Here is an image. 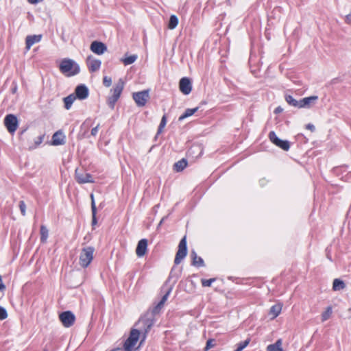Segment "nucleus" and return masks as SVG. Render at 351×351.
<instances>
[{
  "label": "nucleus",
  "mask_w": 351,
  "mask_h": 351,
  "mask_svg": "<svg viewBox=\"0 0 351 351\" xmlns=\"http://www.w3.org/2000/svg\"><path fill=\"white\" fill-rule=\"evenodd\" d=\"M62 73L68 77L78 74L80 71V66L73 60L69 58L63 59L59 66Z\"/></svg>",
  "instance_id": "1"
},
{
  "label": "nucleus",
  "mask_w": 351,
  "mask_h": 351,
  "mask_svg": "<svg viewBox=\"0 0 351 351\" xmlns=\"http://www.w3.org/2000/svg\"><path fill=\"white\" fill-rule=\"evenodd\" d=\"M153 313H154L152 312V313H147L144 315L136 324V326L138 328V330H140V332H143L145 335L151 329L152 326L154 324Z\"/></svg>",
  "instance_id": "2"
},
{
  "label": "nucleus",
  "mask_w": 351,
  "mask_h": 351,
  "mask_svg": "<svg viewBox=\"0 0 351 351\" xmlns=\"http://www.w3.org/2000/svg\"><path fill=\"white\" fill-rule=\"evenodd\" d=\"M95 248L92 246L84 247L80 255V265L83 268H86L93 259Z\"/></svg>",
  "instance_id": "3"
},
{
  "label": "nucleus",
  "mask_w": 351,
  "mask_h": 351,
  "mask_svg": "<svg viewBox=\"0 0 351 351\" xmlns=\"http://www.w3.org/2000/svg\"><path fill=\"white\" fill-rule=\"evenodd\" d=\"M140 330L133 328L131 330L129 337L124 343L123 348L125 351H133L134 346L138 341L140 337Z\"/></svg>",
  "instance_id": "4"
},
{
  "label": "nucleus",
  "mask_w": 351,
  "mask_h": 351,
  "mask_svg": "<svg viewBox=\"0 0 351 351\" xmlns=\"http://www.w3.org/2000/svg\"><path fill=\"white\" fill-rule=\"evenodd\" d=\"M187 254L186 239L184 237L178 245V250L176 254L174 263L178 265L184 258Z\"/></svg>",
  "instance_id": "5"
},
{
  "label": "nucleus",
  "mask_w": 351,
  "mask_h": 351,
  "mask_svg": "<svg viewBox=\"0 0 351 351\" xmlns=\"http://www.w3.org/2000/svg\"><path fill=\"white\" fill-rule=\"evenodd\" d=\"M4 125L10 134L14 133L19 125L17 117L12 114H7L4 118Z\"/></svg>",
  "instance_id": "6"
},
{
  "label": "nucleus",
  "mask_w": 351,
  "mask_h": 351,
  "mask_svg": "<svg viewBox=\"0 0 351 351\" xmlns=\"http://www.w3.org/2000/svg\"><path fill=\"white\" fill-rule=\"evenodd\" d=\"M132 97L138 106H144L149 97V90L134 93Z\"/></svg>",
  "instance_id": "7"
},
{
  "label": "nucleus",
  "mask_w": 351,
  "mask_h": 351,
  "mask_svg": "<svg viewBox=\"0 0 351 351\" xmlns=\"http://www.w3.org/2000/svg\"><path fill=\"white\" fill-rule=\"evenodd\" d=\"M60 320L64 327L69 328L73 325L75 316L71 311H64L60 314Z\"/></svg>",
  "instance_id": "8"
},
{
  "label": "nucleus",
  "mask_w": 351,
  "mask_h": 351,
  "mask_svg": "<svg viewBox=\"0 0 351 351\" xmlns=\"http://www.w3.org/2000/svg\"><path fill=\"white\" fill-rule=\"evenodd\" d=\"M269 140L276 146L279 147L285 151H288L290 147V144L288 141H283L280 139L273 131L269 134Z\"/></svg>",
  "instance_id": "9"
},
{
  "label": "nucleus",
  "mask_w": 351,
  "mask_h": 351,
  "mask_svg": "<svg viewBox=\"0 0 351 351\" xmlns=\"http://www.w3.org/2000/svg\"><path fill=\"white\" fill-rule=\"evenodd\" d=\"M75 178L79 184L94 182L93 176L90 173H85L82 170H79L78 169H75Z\"/></svg>",
  "instance_id": "10"
},
{
  "label": "nucleus",
  "mask_w": 351,
  "mask_h": 351,
  "mask_svg": "<svg viewBox=\"0 0 351 351\" xmlns=\"http://www.w3.org/2000/svg\"><path fill=\"white\" fill-rule=\"evenodd\" d=\"M180 90L184 95H189L192 90V84L189 78L184 77L180 80L179 83Z\"/></svg>",
  "instance_id": "11"
},
{
  "label": "nucleus",
  "mask_w": 351,
  "mask_h": 351,
  "mask_svg": "<svg viewBox=\"0 0 351 351\" xmlns=\"http://www.w3.org/2000/svg\"><path fill=\"white\" fill-rule=\"evenodd\" d=\"M89 91L84 84L78 85L75 90V96L77 99L84 100L88 97Z\"/></svg>",
  "instance_id": "12"
},
{
  "label": "nucleus",
  "mask_w": 351,
  "mask_h": 351,
  "mask_svg": "<svg viewBox=\"0 0 351 351\" xmlns=\"http://www.w3.org/2000/svg\"><path fill=\"white\" fill-rule=\"evenodd\" d=\"M90 48L93 53L97 55H101L107 50L106 45L99 41H93Z\"/></svg>",
  "instance_id": "13"
},
{
  "label": "nucleus",
  "mask_w": 351,
  "mask_h": 351,
  "mask_svg": "<svg viewBox=\"0 0 351 351\" xmlns=\"http://www.w3.org/2000/svg\"><path fill=\"white\" fill-rule=\"evenodd\" d=\"M86 62L88 69L90 72H95L98 71L101 64L99 60L95 59L92 56H88Z\"/></svg>",
  "instance_id": "14"
},
{
  "label": "nucleus",
  "mask_w": 351,
  "mask_h": 351,
  "mask_svg": "<svg viewBox=\"0 0 351 351\" xmlns=\"http://www.w3.org/2000/svg\"><path fill=\"white\" fill-rule=\"evenodd\" d=\"M42 35H29L25 38V49L29 51L32 46L35 43H39L41 40Z\"/></svg>",
  "instance_id": "15"
},
{
  "label": "nucleus",
  "mask_w": 351,
  "mask_h": 351,
  "mask_svg": "<svg viewBox=\"0 0 351 351\" xmlns=\"http://www.w3.org/2000/svg\"><path fill=\"white\" fill-rule=\"evenodd\" d=\"M147 249V241L145 239H143L140 240L137 244V247L136 249V254L138 257L143 256L146 252Z\"/></svg>",
  "instance_id": "16"
},
{
  "label": "nucleus",
  "mask_w": 351,
  "mask_h": 351,
  "mask_svg": "<svg viewBox=\"0 0 351 351\" xmlns=\"http://www.w3.org/2000/svg\"><path fill=\"white\" fill-rule=\"evenodd\" d=\"M318 99V97L315 95L310 96L303 98L300 100V108H310L311 106L315 104Z\"/></svg>",
  "instance_id": "17"
},
{
  "label": "nucleus",
  "mask_w": 351,
  "mask_h": 351,
  "mask_svg": "<svg viewBox=\"0 0 351 351\" xmlns=\"http://www.w3.org/2000/svg\"><path fill=\"white\" fill-rule=\"evenodd\" d=\"M65 143V136L61 131L55 132L52 136V145H60Z\"/></svg>",
  "instance_id": "18"
},
{
  "label": "nucleus",
  "mask_w": 351,
  "mask_h": 351,
  "mask_svg": "<svg viewBox=\"0 0 351 351\" xmlns=\"http://www.w3.org/2000/svg\"><path fill=\"white\" fill-rule=\"evenodd\" d=\"M171 291V287L168 288L167 289L165 294L162 296V298H161L160 301L158 303V304L154 307V308L153 310V313L154 314L158 313L160 311V310L162 308L164 304L167 300Z\"/></svg>",
  "instance_id": "19"
},
{
  "label": "nucleus",
  "mask_w": 351,
  "mask_h": 351,
  "mask_svg": "<svg viewBox=\"0 0 351 351\" xmlns=\"http://www.w3.org/2000/svg\"><path fill=\"white\" fill-rule=\"evenodd\" d=\"M171 291V287L168 288L167 289L165 294L162 296V298H161L160 301L158 303V304L154 307V308L153 310V313L154 314L158 313L160 311V310L162 308L164 304L167 300Z\"/></svg>",
  "instance_id": "20"
},
{
  "label": "nucleus",
  "mask_w": 351,
  "mask_h": 351,
  "mask_svg": "<svg viewBox=\"0 0 351 351\" xmlns=\"http://www.w3.org/2000/svg\"><path fill=\"white\" fill-rule=\"evenodd\" d=\"M124 87V82L122 79H119L118 82L115 84L114 87L111 89V92H112V95H116L118 97H120V95L123 91Z\"/></svg>",
  "instance_id": "21"
},
{
  "label": "nucleus",
  "mask_w": 351,
  "mask_h": 351,
  "mask_svg": "<svg viewBox=\"0 0 351 351\" xmlns=\"http://www.w3.org/2000/svg\"><path fill=\"white\" fill-rule=\"evenodd\" d=\"M191 256L192 258L193 265L198 267L204 266V260L201 257L198 256L194 250L191 251Z\"/></svg>",
  "instance_id": "22"
},
{
  "label": "nucleus",
  "mask_w": 351,
  "mask_h": 351,
  "mask_svg": "<svg viewBox=\"0 0 351 351\" xmlns=\"http://www.w3.org/2000/svg\"><path fill=\"white\" fill-rule=\"evenodd\" d=\"M282 339H278L276 343L267 346V351H284L282 348Z\"/></svg>",
  "instance_id": "23"
},
{
  "label": "nucleus",
  "mask_w": 351,
  "mask_h": 351,
  "mask_svg": "<svg viewBox=\"0 0 351 351\" xmlns=\"http://www.w3.org/2000/svg\"><path fill=\"white\" fill-rule=\"evenodd\" d=\"M76 97L73 94H71L69 96L64 98V107L66 110L71 108L73 103L75 100Z\"/></svg>",
  "instance_id": "24"
},
{
  "label": "nucleus",
  "mask_w": 351,
  "mask_h": 351,
  "mask_svg": "<svg viewBox=\"0 0 351 351\" xmlns=\"http://www.w3.org/2000/svg\"><path fill=\"white\" fill-rule=\"evenodd\" d=\"M346 287L344 282L340 279H335L332 283V289L334 291H340Z\"/></svg>",
  "instance_id": "25"
},
{
  "label": "nucleus",
  "mask_w": 351,
  "mask_h": 351,
  "mask_svg": "<svg viewBox=\"0 0 351 351\" xmlns=\"http://www.w3.org/2000/svg\"><path fill=\"white\" fill-rule=\"evenodd\" d=\"M198 110V107H196V108H187L185 112H184L183 114H182L178 120L179 121H182L184 120V119L193 115V114H195L197 111Z\"/></svg>",
  "instance_id": "26"
},
{
  "label": "nucleus",
  "mask_w": 351,
  "mask_h": 351,
  "mask_svg": "<svg viewBox=\"0 0 351 351\" xmlns=\"http://www.w3.org/2000/svg\"><path fill=\"white\" fill-rule=\"evenodd\" d=\"M282 310V306L280 304H276L271 307L269 314L272 315V319L276 318Z\"/></svg>",
  "instance_id": "27"
},
{
  "label": "nucleus",
  "mask_w": 351,
  "mask_h": 351,
  "mask_svg": "<svg viewBox=\"0 0 351 351\" xmlns=\"http://www.w3.org/2000/svg\"><path fill=\"white\" fill-rule=\"evenodd\" d=\"M137 55L134 54L122 58L121 61L124 64V65L127 66L134 63L137 60Z\"/></svg>",
  "instance_id": "28"
},
{
  "label": "nucleus",
  "mask_w": 351,
  "mask_h": 351,
  "mask_svg": "<svg viewBox=\"0 0 351 351\" xmlns=\"http://www.w3.org/2000/svg\"><path fill=\"white\" fill-rule=\"evenodd\" d=\"M187 165V161L185 159H182L174 164V169L176 171H182Z\"/></svg>",
  "instance_id": "29"
},
{
  "label": "nucleus",
  "mask_w": 351,
  "mask_h": 351,
  "mask_svg": "<svg viewBox=\"0 0 351 351\" xmlns=\"http://www.w3.org/2000/svg\"><path fill=\"white\" fill-rule=\"evenodd\" d=\"M49 231L46 226L42 225L40 226V241L45 243L48 238Z\"/></svg>",
  "instance_id": "30"
},
{
  "label": "nucleus",
  "mask_w": 351,
  "mask_h": 351,
  "mask_svg": "<svg viewBox=\"0 0 351 351\" xmlns=\"http://www.w3.org/2000/svg\"><path fill=\"white\" fill-rule=\"evenodd\" d=\"M178 24V19L176 15H171L169 19L168 28L170 29H175Z\"/></svg>",
  "instance_id": "31"
},
{
  "label": "nucleus",
  "mask_w": 351,
  "mask_h": 351,
  "mask_svg": "<svg viewBox=\"0 0 351 351\" xmlns=\"http://www.w3.org/2000/svg\"><path fill=\"white\" fill-rule=\"evenodd\" d=\"M285 100L289 105L300 108V100H296L291 95H286Z\"/></svg>",
  "instance_id": "32"
},
{
  "label": "nucleus",
  "mask_w": 351,
  "mask_h": 351,
  "mask_svg": "<svg viewBox=\"0 0 351 351\" xmlns=\"http://www.w3.org/2000/svg\"><path fill=\"white\" fill-rule=\"evenodd\" d=\"M332 313V309L331 306H328L326 311L322 314V321L325 322L328 319Z\"/></svg>",
  "instance_id": "33"
},
{
  "label": "nucleus",
  "mask_w": 351,
  "mask_h": 351,
  "mask_svg": "<svg viewBox=\"0 0 351 351\" xmlns=\"http://www.w3.org/2000/svg\"><path fill=\"white\" fill-rule=\"evenodd\" d=\"M119 97L116 95H111L108 98L107 102L109 107L112 110L114 108L116 102L118 101Z\"/></svg>",
  "instance_id": "34"
},
{
  "label": "nucleus",
  "mask_w": 351,
  "mask_h": 351,
  "mask_svg": "<svg viewBox=\"0 0 351 351\" xmlns=\"http://www.w3.org/2000/svg\"><path fill=\"white\" fill-rule=\"evenodd\" d=\"M166 124H167V118H166L165 115H163V117L161 119L160 125L158 126V132H157L158 134H160V132H162V131L163 128L165 127Z\"/></svg>",
  "instance_id": "35"
},
{
  "label": "nucleus",
  "mask_w": 351,
  "mask_h": 351,
  "mask_svg": "<svg viewBox=\"0 0 351 351\" xmlns=\"http://www.w3.org/2000/svg\"><path fill=\"white\" fill-rule=\"evenodd\" d=\"M250 339L245 340L238 344L237 348L234 351H242L245 347H247L250 343Z\"/></svg>",
  "instance_id": "36"
},
{
  "label": "nucleus",
  "mask_w": 351,
  "mask_h": 351,
  "mask_svg": "<svg viewBox=\"0 0 351 351\" xmlns=\"http://www.w3.org/2000/svg\"><path fill=\"white\" fill-rule=\"evenodd\" d=\"M92 210V225L94 226L97 223V218H96V214H97V208L95 202H93V210Z\"/></svg>",
  "instance_id": "37"
},
{
  "label": "nucleus",
  "mask_w": 351,
  "mask_h": 351,
  "mask_svg": "<svg viewBox=\"0 0 351 351\" xmlns=\"http://www.w3.org/2000/svg\"><path fill=\"white\" fill-rule=\"evenodd\" d=\"M215 278H210V279H202V285L203 287H210L212 283L215 281Z\"/></svg>",
  "instance_id": "38"
},
{
  "label": "nucleus",
  "mask_w": 351,
  "mask_h": 351,
  "mask_svg": "<svg viewBox=\"0 0 351 351\" xmlns=\"http://www.w3.org/2000/svg\"><path fill=\"white\" fill-rule=\"evenodd\" d=\"M103 84L106 87H110L112 84V79L108 76H104L103 78Z\"/></svg>",
  "instance_id": "39"
},
{
  "label": "nucleus",
  "mask_w": 351,
  "mask_h": 351,
  "mask_svg": "<svg viewBox=\"0 0 351 351\" xmlns=\"http://www.w3.org/2000/svg\"><path fill=\"white\" fill-rule=\"evenodd\" d=\"M19 208H20L22 215L25 216L26 214V205H25L24 201L19 202Z\"/></svg>",
  "instance_id": "40"
},
{
  "label": "nucleus",
  "mask_w": 351,
  "mask_h": 351,
  "mask_svg": "<svg viewBox=\"0 0 351 351\" xmlns=\"http://www.w3.org/2000/svg\"><path fill=\"white\" fill-rule=\"evenodd\" d=\"M8 317V313L5 308L0 306V320H3Z\"/></svg>",
  "instance_id": "41"
},
{
  "label": "nucleus",
  "mask_w": 351,
  "mask_h": 351,
  "mask_svg": "<svg viewBox=\"0 0 351 351\" xmlns=\"http://www.w3.org/2000/svg\"><path fill=\"white\" fill-rule=\"evenodd\" d=\"M215 346V343H214V340L213 339H208L206 342V346L205 347V351H207L209 349H210L211 348L214 347Z\"/></svg>",
  "instance_id": "42"
},
{
  "label": "nucleus",
  "mask_w": 351,
  "mask_h": 351,
  "mask_svg": "<svg viewBox=\"0 0 351 351\" xmlns=\"http://www.w3.org/2000/svg\"><path fill=\"white\" fill-rule=\"evenodd\" d=\"M99 125H97L96 127L93 128L91 130V135H93V136L97 135V134L98 132V130H99Z\"/></svg>",
  "instance_id": "43"
},
{
  "label": "nucleus",
  "mask_w": 351,
  "mask_h": 351,
  "mask_svg": "<svg viewBox=\"0 0 351 351\" xmlns=\"http://www.w3.org/2000/svg\"><path fill=\"white\" fill-rule=\"evenodd\" d=\"M306 128L307 130H311V132H314V131H315V126H314L313 124H311V123H308V124H307V125H306Z\"/></svg>",
  "instance_id": "44"
},
{
  "label": "nucleus",
  "mask_w": 351,
  "mask_h": 351,
  "mask_svg": "<svg viewBox=\"0 0 351 351\" xmlns=\"http://www.w3.org/2000/svg\"><path fill=\"white\" fill-rule=\"evenodd\" d=\"M43 136H39L38 138H37V140L35 141V144L36 145H39L42 142H43Z\"/></svg>",
  "instance_id": "45"
},
{
  "label": "nucleus",
  "mask_w": 351,
  "mask_h": 351,
  "mask_svg": "<svg viewBox=\"0 0 351 351\" xmlns=\"http://www.w3.org/2000/svg\"><path fill=\"white\" fill-rule=\"evenodd\" d=\"M43 0H28L29 3L32 4H36L39 3L40 1H42Z\"/></svg>",
  "instance_id": "46"
},
{
  "label": "nucleus",
  "mask_w": 351,
  "mask_h": 351,
  "mask_svg": "<svg viewBox=\"0 0 351 351\" xmlns=\"http://www.w3.org/2000/svg\"><path fill=\"white\" fill-rule=\"evenodd\" d=\"M346 21L348 23H351V14H348L346 17Z\"/></svg>",
  "instance_id": "47"
},
{
  "label": "nucleus",
  "mask_w": 351,
  "mask_h": 351,
  "mask_svg": "<svg viewBox=\"0 0 351 351\" xmlns=\"http://www.w3.org/2000/svg\"><path fill=\"white\" fill-rule=\"evenodd\" d=\"M282 111V108L281 107H278L275 109L274 112L275 113H280Z\"/></svg>",
  "instance_id": "48"
},
{
  "label": "nucleus",
  "mask_w": 351,
  "mask_h": 351,
  "mask_svg": "<svg viewBox=\"0 0 351 351\" xmlns=\"http://www.w3.org/2000/svg\"><path fill=\"white\" fill-rule=\"evenodd\" d=\"M90 199H91V210H93V202H95L94 195L93 193L90 194Z\"/></svg>",
  "instance_id": "49"
},
{
  "label": "nucleus",
  "mask_w": 351,
  "mask_h": 351,
  "mask_svg": "<svg viewBox=\"0 0 351 351\" xmlns=\"http://www.w3.org/2000/svg\"><path fill=\"white\" fill-rule=\"evenodd\" d=\"M166 218H167V217H162V219L160 220V223H159L158 226H161V225H162V223H163V222H164V221L165 220V219H166Z\"/></svg>",
  "instance_id": "50"
},
{
  "label": "nucleus",
  "mask_w": 351,
  "mask_h": 351,
  "mask_svg": "<svg viewBox=\"0 0 351 351\" xmlns=\"http://www.w3.org/2000/svg\"><path fill=\"white\" fill-rule=\"evenodd\" d=\"M43 351H47V350H44Z\"/></svg>",
  "instance_id": "51"
}]
</instances>
